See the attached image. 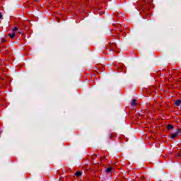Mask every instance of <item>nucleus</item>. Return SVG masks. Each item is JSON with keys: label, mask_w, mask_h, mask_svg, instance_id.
I'll return each instance as SVG.
<instances>
[{"label": "nucleus", "mask_w": 181, "mask_h": 181, "mask_svg": "<svg viewBox=\"0 0 181 181\" xmlns=\"http://www.w3.org/2000/svg\"><path fill=\"white\" fill-rule=\"evenodd\" d=\"M149 7H144V6H141V8L140 9V12L141 13V16L143 18V19H148V21H149V19H151V13H148L149 11Z\"/></svg>", "instance_id": "obj_1"}, {"label": "nucleus", "mask_w": 181, "mask_h": 181, "mask_svg": "<svg viewBox=\"0 0 181 181\" xmlns=\"http://www.w3.org/2000/svg\"><path fill=\"white\" fill-rule=\"evenodd\" d=\"M94 69V71H95L98 74H100V73L104 71V66H103L101 64H96Z\"/></svg>", "instance_id": "obj_2"}, {"label": "nucleus", "mask_w": 181, "mask_h": 181, "mask_svg": "<svg viewBox=\"0 0 181 181\" xmlns=\"http://www.w3.org/2000/svg\"><path fill=\"white\" fill-rule=\"evenodd\" d=\"M109 49L110 51L112 50V52L119 53V51L117 50V44L115 42L109 44Z\"/></svg>", "instance_id": "obj_3"}, {"label": "nucleus", "mask_w": 181, "mask_h": 181, "mask_svg": "<svg viewBox=\"0 0 181 181\" xmlns=\"http://www.w3.org/2000/svg\"><path fill=\"white\" fill-rule=\"evenodd\" d=\"M180 132H181V129H177L176 133H174V134H171V138L173 139H175V138H176V136H177L179 135V133H180Z\"/></svg>", "instance_id": "obj_4"}, {"label": "nucleus", "mask_w": 181, "mask_h": 181, "mask_svg": "<svg viewBox=\"0 0 181 181\" xmlns=\"http://www.w3.org/2000/svg\"><path fill=\"white\" fill-rule=\"evenodd\" d=\"M119 70L120 71H122L123 73H126L127 72V68H125V66H122L119 68Z\"/></svg>", "instance_id": "obj_5"}, {"label": "nucleus", "mask_w": 181, "mask_h": 181, "mask_svg": "<svg viewBox=\"0 0 181 181\" xmlns=\"http://www.w3.org/2000/svg\"><path fill=\"white\" fill-rule=\"evenodd\" d=\"M117 136V134L115 133H111L109 134V139H112L113 138H115Z\"/></svg>", "instance_id": "obj_6"}, {"label": "nucleus", "mask_w": 181, "mask_h": 181, "mask_svg": "<svg viewBox=\"0 0 181 181\" xmlns=\"http://www.w3.org/2000/svg\"><path fill=\"white\" fill-rule=\"evenodd\" d=\"M132 107H135L136 105V99H133L131 103Z\"/></svg>", "instance_id": "obj_7"}, {"label": "nucleus", "mask_w": 181, "mask_h": 181, "mask_svg": "<svg viewBox=\"0 0 181 181\" xmlns=\"http://www.w3.org/2000/svg\"><path fill=\"white\" fill-rule=\"evenodd\" d=\"M180 103H181V100H177L175 102V105L177 106V107H179V105H180Z\"/></svg>", "instance_id": "obj_8"}, {"label": "nucleus", "mask_w": 181, "mask_h": 181, "mask_svg": "<svg viewBox=\"0 0 181 181\" xmlns=\"http://www.w3.org/2000/svg\"><path fill=\"white\" fill-rule=\"evenodd\" d=\"M75 175L76 176V177H80V176H81V171H76Z\"/></svg>", "instance_id": "obj_9"}, {"label": "nucleus", "mask_w": 181, "mask_h": 181, "mask_svg": "<svg viewBox=\"0 0 181 181\" xmlns=\"http://www.w3.org/2000/svg\"><path fill=\"white\" fill-rule=\"evenodd\" d=\"M8 36H9V37H11V39H14L15 38V33H9Z\"/></svg>", "instance_id": "obj_10"}, {"label": "nucleus", "mask_w": 181, "mask_h": 181, "mask_svg": "<svg viewBox=\"0 0 181 181\" xmlns=\"http://www.w3.org/2000/svg\"><path fill=\"white\" fill-rule=\"evenodd\" d=\"M167 129L168 130L173 129V125L172 124L167 125Z\"/></svg>", "instance_id": "obj_11"}, {"label": "nucleus", "mask_w": 181, "mask_h": 181, "mask_svg": "<svg viewBox=\"0 0 181 181\" xmlns=\"http://www.w3.org/2000/svg\"><path fill=\"white\" fill-rule=\"evenodd\" d=\"M112 168L111 167L106 169V172L107 173H110V172H112Z\"/></svg>", "instance_id": "obj_12"}, {"label": "nucleus", "mask_w": 181, "mask_h": 181, "mask_svg": "<svg viewBox=\"0 0 181 181\" xmlns=\"http://www.w3.org/2000/svg\"><path fill=\"white\" fill-rule=\"evenodd\" d=\"M116 29H117L118 30H119L120 28H121V25L120 24H117L115 25Z\"/></svg>", "instance_id": "obj_13"}, {"label": "nucleus", "mask_w": 181, "mask_h": 181, "mask_svg": "<svg viewBox=\"0 0 181 181\" xmlns=\"http://www.w3.org/2000/svg\"><path fill=\"white\" fill-rule=\"evenodd\" d=\"M6 38H5V37H3V38H1V43H6Z\"/></svg>", "instance_id": "obj_14"}, {"label": "nucleus", "mask_w": 181, "mask_h": 181, "mask_svg": "<svg viewBox=\"0 0 181 181\" xmlns=\"http://www.w3.org/2000/svg\"><path fill=\"white\" fill-rule=\"evenodd\" d=\"M18 27H15L14 28H13V32H16L18 31Z\"/></svg>", "instance_id": "obj_15"}, {"label": "nucleus", "mask_w": 181, "mask_h": 181, "mask_svg": "<svg viewBox=\"0 0 181 181\" xmlns=\"http://www.w3.org/2000/svg\"><path fill=\"white\" fill-rule=\"evenodd\" d=\"M115 16H119V13H115Z\"/></svg>", "instance_id": "obj_16"}, {"label": "nucleus", "mask_w": 181, "mask_h": 181, "mask_svg": "<svg viewBox=\"0 0 181 181\" xmlns=\"http://www.w3.org/2000/svg\"><path fill=\"white\" fill-rule=\"evenodd\" d=\"M0 19H2V13H0Z\"/></svg>", "instance_id": "obj_17"}, {"label": "nucleus", "mask_w": 181, "mask_h": 181, "mask_svg": "<svg viewBox=\"0 0 181 181\" xmlns=\"http://www.w3.org/2000/svg\"><path fill=\"white\" fill-rule=\"evenodd\" d=\"M140 179H145V176H141Z\"/></svg>", "instance_id": "obj_18"}, {"label": "nucleus", "mask_w": 181, "mask_h": 181, "mask_svg": "<svg viewBox=\"0 0 181 181\" xmlns=\"http://www.w3.org/2000/svg\"><path fill=\"white\" fill-rule=\"evenodd\" d=\"M180 156H181L180 153H178V154H177V157H178V158H180Z\"/></svg>", "instance_id": "obj_19"}, {"label": "nucleus", "mask_w": 181, "mask_h": 181, "mask_svg": "<svg viewBox=\"0 0 181 181\" xmlns=\"http://www.w3.org/2000/svg\"><path fill=\"white\" fill-rule=\"evenodd\" d=\"M35 2H39L40 0H34Z\"/></svg>", "instance_id": "obj_20"}, {"label": "nucleus", "mask_w": 181, "mask_h": 181, "mask_svg": "<svg viewBox=\"0 0 181 181\" xmlns=\"http://www.w3.org/2000/svg\"><path fill=\"white\" fill-rule=\"evenodd\" d=\"M18 33L21 35V33H21V32H18Z\"/></svg>", "instance_id": "obj_21"}, {"label": "nucleus", "mask_w": 181, "mask_h": 181, "mask_svg": "<svg viewBox=\"0 0 181 181\" xmlns=\"http://www.w3.org/2000/svg\"><path fill=\"white\" fill-rule=\"evenodd\" d=\"M100 159H101V160L103 161V158H101Z\"/></svg>", "instance_id": "obj_22"}, {"label": "nucleus", "mask_w": 181, "mask_h": 181, "mask_svg": "<svg viewBox=\"0 0 181 181\" xmlns=\"http://www.w3.org/2000/svg\"><path fill=\"white\" fill-rule=\"evenodd\" d=\"M142 5H145V3H144V4H143Z\"/></svg>", "instance_id": "obj_23"}, {"label": "nucleus", "mask_w": 181, "mask_h": 181, "mask_svg": "<svg viewBox=\"0 0 181 181\" xmlns=\"http://www.w3.org/2000/svg\"><path fill=\"white\" fill-rule=\"evenodd\" d=\"M86 1H88V0H86Z\"/></svg>", "instance_id": "obj_24"}]
</instances>
